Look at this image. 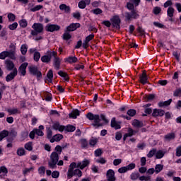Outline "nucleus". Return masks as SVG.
Wrapping results in <instances>:
<instances>
[{"mask_svg":"<svg viewBox=\"0 0 181 181\" xmlns=\"http://www.w3.org/2000/svg\"><path fill=\"white\" fill-rule=\"evenodd\" d=\"M10 47L12 49L11 51H3L0 53V59L1 60H5L6 57L15 59V50H16V47L13 44H11Z\"/></svg>","mask_w":181,"mask_h":181,"instance_id":"nucleus-1","label":"nucleus"},{"mask_svg":"<svg viewBox=\"0 0 181 181\" xmlns=\"http://www.w3.org/2000/svg\"><path fill=\"white\" fill-rule=\"evenodd\" d=\"M86 118H88L89 121H94V127H101L103 125L100 124L101 119H100V115H94L91 112H89L86 115Z\"/></svg>","mask_w":181,"mask_h":181,"instance_id":"nucleus-2","label":"nucleus"},{"mask_svg":"<svg viewBox=\"0 0 181 181\" xmlns=\"http://www.w3.org/2000/svg\"><path fill=\"white\" fill-rule=\"evenodd\" d=\"M59 155L57 152L54 151L50 155L51 160L49 161L48 165L51 169H54L56 168V165L59 162Z\"/></svg>","mask_w":181,"mask_h":181,"instance_id":"nucleus-3","label":"nucleus"},{"mask_svg":"<svg viewBox=\"0 0 181 181\" xmlns=\"http://www.w3.org/2000/svg\"><path fill=\"white\" fill-rule=\"evenodd\" d=\"M32 28L33 29L31 30L32 36H37L39 33H42V32H43V24L40 23H35L32 25Z\"/></svg>","mask_w":181,"mask_h":181,"instance_id":"nucleus-4","label":"nucleus"},{"mask_svg":"<svg viewBox=\"0 0 181 181\" xmlns=\"http://www.w3.org/2000/svg\"><path fill=\"white\" fill-rule=\"evenodd\" d=\"M57 55V52L55 51H47V54L41 57V62H42V63H50L52 57H54V56Z\"/></svg>","mask_w":181,"mask_h":181,"instance_id":"nucleus-5","label":"nucleus"},{"mask_svg":"<svg viewBox=\"0 0 181 181\" xmlns=\"http://www.w3.org/2000/svg\"><path fill=\"white\" fill-rule=\"evenodd\" d=\"M76 168H78V163H71L69 165V168L67 172V177L68 179H71L73 177V171L74 170V169H76Z\"/></svg>","mask_w":181,"mask_h":181,"instance_id":"nucleus-6","label":"nucleus"},{"mask_svg":"<svg viewBox=\"0 0 181 181\" xmlns=\"http://www.w3.org/2000/svg\"><path fill=\"white\" fill-rule=\"evenodd\" d=\"M125 18L127 21H131V19H138L139 18V14L135 10H132L131 13H126Z\"/></svg>","mask_w":181,"mask_h":181,"instance_id":"nucleus-7","label":"nucleus"},{"mask_svg":"<svg viewBox=\"0 0 181 181\" xmlns=\"http://www.w3.org/2000/svg\"><path fill=\"white\" fill-rule=\"evenodd\" d=\"M112 25L114 28H116V29H119L121 25V19H119V16H114L111 19H110Z\"/></svg>","mask_w":181,"mask_h":181,"instance_id":"nucleus-8","label":"nucleus"},{"mask_svg":"<svg viewBox=\"0 0 181 181\" xmlns=\"http://www.w3.org/2000/svg\"><path fill=\"white\" fill-rule=\"evenodd\" d=\"M30 74L36 76L38 78L42 77V73L37 70V67L35 66H30L28 67Z\"/></svg>","mask_w":181,"mask_h":181,"instance_id":"nucleus-9","label":"nucleus"},{"mask_svg":"<svg viewBox=\"0 0 181 181\" xmlns=\"http://www.w3.org/2000/svg\"><path fill=\"white\" fill-rule=\"evenodd\" d=\"M45 29L47 32H57V30H60V26L56 24H48Z\"/></svg>","mask_w":181,"mask_h":181,"instance_id":"nucleus-10","label":"nucleus"},{"mask_svg":"<svg viewBox=\"0 0 181 181\" xmlns=\"http://www.w3.org/2000/svg\"><path fill=\"white\" fill-rule=\"evenodd\" d=\"M35 135H37L38 136H43V131L38 129H34L32 132L30 133V138L31 139H35Z\"/></svg>","mask_w":181,"mask_h":181,"instance_id":"nucleus-11","label":"nucleus"},{"mask_svg":"<svg viewBox=\"0 0 181 181\" xmlns=\"http://www.w3.org/2000/svg\"><path fill=\"white\" fill-rule=\"evenodd\" d=\"M18 75V70L16 69H14L13 72L10 73L9 74H8L6 77V81H11L12 80H13L15 78V77H16V76Z\"/></svg>","mask_w":181,"mask_h":181,"instance_id":"nucleus-12","label":"nucleus"},{"mask_svg":"<svg viewBox=\"0 0 181 181\" xmlns=\"http://www.w3.org/2000/svg\"><path fill=\"white\" fill-rule=\"evenodd\" d=\"M106 176L107 181H115V173L113 170H108Z\"/></svg>","mask_w":181,"mask_h":181,"instance_id":"nucleus-13","label":"nucleus"},{"mask_svg":"<svg viewBox=\"0 0 181 181\" xmlns=\"http://www.w3.org/2000/svg\"><path fill=\"white\" fill-rule=\"evenodd\" d=\"M30 53H34V60L35 62H39L40 59V52H37L36 48H31L29 49Z\"/></svg>","mask_w":181,"mask_h":181,"instance_id":"nucleus-14","label":"nucleus"},{"mask_svg":"<svg viewBox=\"0 0 181 181\" xmlns=\"http://www.w3.org/2000/svg\"><path fill=\"white\" fill-rule=\"evenodd\" d=\"M81 25L78 23H71L70 25L66 27V31L67 32H74V30H76L80 28Z\"/></svg>","mask_w":181,"mask_h":181,"instance_id":"nucleus-15","label":"nucleus"},{"mask_svg":"<svg viewBox=\"0 0 181 181\" xmlns=\"http://www.w3.org/2000/svg\"><path fill=\"white\" fill-rule=\"evenodd\" d=\"M153 117H163L165 115V111L160 109H154L152 112Z\"/></svg>","mask_w":181,"mask_h":181,"instance_id":"nucleus-16","label":"nucleus"},{"mask_svg":"<svg viewBox=\"0 0 181 181\" xmlns=\"http://www.w3.org/2000/svg\"><path fill=\"white\" fill-rule=\"evenodd\" d=\"M60 63H62V59L57 55L54 56V67L57 70L60 69Z\"/></svg>","mask_w":181,"mask_h":181,"instance_id":"nucleus-17","label":"nucleus"},{"mask_svg":"<svg viewBox=\"0 0 181 181\" xmlns=\"http://www.w3.org/2000/svg\"><path fill=\"white\" fill-rule=\"evenodd\" d=\"M93 39H94V34H90L88 36H87L85 40L83 41V47L85 49H86V47H88V42H90V40H93Z\"/></svg>","mask_w":181,"mask_h":181,"instance_id":"nucleus-18","label":"nucleus"},{"mask_svg":"<svg viewBox=\"0 0 181 181\" xmlns=\"http://www.w3.org/2000/svg\"><path fill=\"white\" fill-rule=\"evenodd\" d=\"M139 81H140V83H141V84H147V83H148V75H146V72L145 71L140 76Z\"/></svg>","mask_w":181,"mask_h":181,"instance_id":"nucleus-19","label":"nucleus"},{"mask_svg":"<svg viewBox=\"0 0 181 181\" xmlns=\"http://www.w3.org/2000/svg\"><path fill=\"white\" fill-rule=\"evenodd\" d=\"M90 165V160L87 159H84L82 162L78 163V168L80 169H84V168H87L88 165Z\"/></svg>","mask_w":181,"mask_h":181,"instance_id":"nucleus-20","label":"nucleus"},{"mask_svg":"<svg viewBox=\"0 0 181 181\" xmlns=\"http://www.w3.org/2000/svg\"><path fill=\"white\" fill-rule=\"evenodd\" d=\"M52 128L55 129L56 131H59V132H63L65 129V127L63 125H61L60 123L56 122L53 124Z\"/></svg>","mask_w":181,"mask_h":181,"instance_id":"nucleus-21","label":"nucleus"},{"mask_svg":"<svg viewBox=\"0 0 181 181\" xmlns=\"http://www.w3.org/2000/svg\"><path fill=\"white\" fill-rule=\"evenodd\" d=\"M28 62L23 63L19 67V73L22 74V76H25L26 74V67H28Z\"/></svg>","mask_w":181,"mask_h":181,"instance_id":"nucleus-22","label":"nucleus"},{"mask_svg":"<svg viewBox=\"0 0 181 181\" xmlns=\"http://www.w3.org/2000/svg\"><path fill=\"white\" fill-rule=\"evenodd\" d=\"M8 175V169L5 166L0 167V177L1 179L5 178V177Z\"/></svg>","mask_w":181,"mask_h":181,"instance_id":"nucleus-23","label":"nucleus"},{"mask_svg":"<svg viewBox=\"0 0 181 181\" xmlns=\"http://www.w3.org/2000/svg\"><path fill=\"white\" fill-rule=\"evenodd\" d=\"M62 139H63V135L58 134L54 135L49 141L53 144V142H59V141H62Z\"/></svg>","mask_w":181,"mask_h":181,"instance_id":"nucleus-24","label":"nucleus"},{"mask_svg":"<svg viewBox=\"0 0 181 181\" xmlns=\"http://www.w3.org/2000/svg\"><path fill=\"white\" fill-rule=\"evenodd\" d=\"M7 112H8L10 115H16V114H21V111H19V110L16 107L7 109Z\"/></svg>","mask_w":181,"mask_h":181,"instance_id":"nucleus-25","label":"nucleus"},{"mask_svg":"<svg viewBox=\"0 0 181 181\" xmlns=\"http://www.w3.org/2000/svg\"><path fill=\"white\" fill-rule=\"evenodd\" d=\"M135 134H136V132L134 131V129L132 128H129L127 133L124 135V139H127L128 137L133 136V135H135Z\"/></svg>","mask_w":181,"mask_h":181,"instance_id":"nucleus-26","label":"nucleus"},{"mask_svg":"<svg viewBox=\"0 0 181 181\" xmlns=\"http://www.w3.org/2000/svg\"><path fill=\"white\" fill-rule=\"evenodd\" d=\"M132 124L135 128H142L144 127V123L138 119L133 120Z\"/></svg>","mask_w":181,"mask_h":181,"instance_id":"nucleus-27","label":"nucleus"},{"mask_svg":"<svg viewBox=\"0 0 181 181\" xmlns=\"http://www.w3.org/2000/svg\"><path fill=\"white\" fill-rule=\"evenodd\" d=\"M80 115V111L78 110H73L71 113L69 114V118H73L74 119H76L77 117Z\"/></svg>","mask_w":181,"mask_h":181,"instance_id":"nucleus-28","label":"nucleus"},{"mask_svg":"<svg viewBox=\"0 0 181 181\" xmlns=\"http://www.w3.org/2000/svg\"><path fill=\"white\" fill-rule=\"evenodd\" d=\"M65 62L66 63H69V64H73V63H77V57H68L64 59Z\"/></svg>","mask_w":181,"mask_h":181,"instance_id":"nucleus-29","label":"nucleus"},{"mask_svg":"<svg viewBox=\"0 0 181 181\" xmlns=\"http://www.w3.org/2000/svg\"><path fill=\"white\" fill-rule=\"evenodd\" d=\"M111 127L115 128V129H119L121 128V126L117 122L115 117L111 120Z\"/></svg>","mask_w":181,"mask_h":181,"instance_id":"nucleus-30","label":"nucleus"},{"mask_svg":"<svg viewBox=\"0 0 181 181\" xmlns=\"http://www.w3.org/2000/svg\"><path fill=\"white\" fill-rule=\"evenodd\" d=\"M5 64L7 70H13V67H15V64H13V62H12V61L6 60L5 62Z\"/></svg>","mask_w":181,"mask_h":181,"instance_id":"nucleus-31","label":"nucleus"},{"mask_svg":"<svg viewBox=\"0 0 181 181\" xmlns=\"http://www.w3.org/2000/svg\"><path fill=\"white\" fill-rule=\"evenodd\" d=\"M155 173H156V175H158V173H160V172H162V170H163V165L162 164H156L155 166Z\"/></svg>","mask_w":181,"mask_h":181,"instance_id":"nucleus-32","label":"nucleus"},{"mask_svg":"<svg viewBox=\"0 0 181 181\" xmlns=\"http://www.w3.org/2000/svg\"><path fill=\"white\" fill-rule=\"evenodd\" d=\"M165 156V152H163L162 150L156 151V159H162Z\"/></svg>","mask_w":181,"mask_h":181,"instance_id":"nucleus-33","label":"nucleus"},{"mask_svg":"<svg viewBox=\"0 0 181 181\" xmlns=\"http://www.w3.org/2000/svg\"><path fill=\"white\" fill-rule=\"evenodd\" d=\"M64 131H66L67 132H74V131H76V127L69 124L65 127Z\"/></svg>","mask_w":181,"mask_h":181,"instance_id":"nucleus-34","label":"nucleus"},{"mask_svg":"<svg viewBox=\"0 0 181 181\" xmlns=\"http://www.w3.org/2000/svg\"><path fill=\"white\" fill-rule=\"evenodd\" d=\"M74 176H78V177H81V176H83V173H81V170H80V169H76L72 173V177Z\"/></svg>","mask_w":181,"mask_h":181,"instance_id":"nucleus-35","label":"nucleus"},{"mask_svg":"<svg viewBox=\"0 0 181 181\" xmlns=\"http://www.w3.org/2000/svg\"><path fill=\"white\" fill-rule=\"evenodd\" d=\"M171 103H172V99H170V100H166L165 102L158 103V106H160V107H166L168 105H170Z\"/></svg>","mask_w":181,"mask_h":181,"instance_id":"nucleus-36","label":"nucleus"},{"mask_svg":"<svg viewBox=\"0 0 181 181\" xmlns=\"http://www.w3.org/2000/svg\"><path fill=\"white\" fill-rule=\"evenodd\" d=\"M17 155L18 156H25V155H26V151H25V148H19L17 150Z\"/></svg>","mask_w":181,"mask_h":181,"instance_id":"nucleus-37","label":"nucleus"},{"mask_svg":"<svg viewBox=\"0 0 181 181\" xmlns=\"http://www.w3.org/2000/svg\"><path fill=\"white\" fill-rule=\"evenodd\" d=\"M59 9L64 11V12H70V7L66 4H61L59 6Z\"/></svg>","mask_w":181,"mask_h":181,"instance_id":"nucleus-38","label":"nucleus"},{"mask_svg":"<svg viewBox=\"0 0 181 181\" xmlns=\"http://www.w3.org/2000/svg\"><path fill=\"white\" fill-rule=\"evenodd\" d=\"M173 13H175V8L173 7H169L167 11V15L169 18H173Z\"/></svg>","mask_w":181,"mask_h":181,"instance_id":"nucleus-39","label":"nucleus"},{"mask_svg":"<svg viewBox=\"0 0 181 181\" xmlns=\"http://www.w3.org/2000/svg\"><path fill=\"white\" fill-rule=\"evenodd\" d=\"M97 142H98V139L95 138V137H92L90 140H89V145L90 146H95V145H97Z\"/></svg>","mask_w":181,"mask_h":181,"instance_id":"nucleus-40","label":"nucleus"},{"mask_svg":"<svg viewBox=\"0 0 181 181\" xmlns=\"http://www.w3.org/2000/svg\"><path fill=\"white\" fill-rule=\"evenodd\" d=\"M175 133H169L165 136V139H166V141H171V139H175Z\"/></svg>","mask_w":181,"mask_h":181,"instance_id":"nucleus-41","label":"nucleus"},{"mask_svg":"<svg viewBox=\"0 0 181 181\" xmlns=\"http://www.w3.org/2000/svg\"><path fill=\"white\" fill-rule=\"evenodd\" d=\"M21 52L22 54L25 55L28 52V46L26 44H23L21 47Z\"/></svg>","mask_w":181,"mask_h":181,"instance_id":"nucleus-42","label":"nucleus"},{"mask_svg":"<svg viewBox=\"0 0 181 181\" xmlns=\"http://www.w3.org/2000/svg\"><path fill=\"white\" fill-rule=\"evenodd\" d=\"M8 135H9V132H8V131L6 130H4L1 132H0V141H2L4 138H6Z\"/></svg>","mask_w":181,"mask_h":181,"instance_id":"nucleus-43","label":"nucleus"},{"mask_svg":"<svg viewBox=\"0 0 181 181\" xmlns=\"http://www.w3.org/2000/svg\"><path fill=\"white\" fill-rule=\"evenodd\" d=\"M141 181H151L152 177L151 175H143L139 177Z\"/></svg>","mask_w":181,"mask_h":181,"instance_id":"nucleus-44","label":"nucleus"},{"mask_svg":"<svg viewBox=\"0 0 181 181\" xmlns=\"http://www.w3.org/2000/svg\"><path fill=\"white\" fill-rule=\"evenodd\" d=\"M58 74L61 77H63V78H64V80H65V81H69V76H67L66 73L60 71L59 72H58Z\"/></svg>","mask_w":181,"mask_h":181,"instance_id":"nucleus-45","label":"nucleus"},{"mask_svg":"<svg viewBox=\"0 0 181 181\" xmlns=\"http://www.w3.org/2000/svg\"><path fill=\"white\" fill-rule=\"evenodd\" d=\"M7 18L9 22H15V20L16 19V16L12 13H8Z\"/></svg>","mask_w":181,"mask_h":181,"instance_id":"nucleus-46","label":"nucleus"},{"mask_svg":"<svg viewBox=\"0 0 181 181\" xmlns=\"http://www.w3.org/2000/svg\"><path fill=\"white\" fill-rule=\"evenodd\" d=\"M47 77L48 78V81H49V83H52V80H53V71L52 69L48 71Z\"/></svg>","mask_w":181,"mask_h":181,"instance_id":"nucleus-47","label":"nucleus"},{"mask_svg":"<svg viewBox=\"0 0 181 181\" xmlns=\"http://www.w3.org/2000/svg\"><path fill=\"white\" fill-rule=\"evenodd\" d=\"M43 8V6L42 5H37L33 8H30L31 12H36L37 11H40V9Z\"/></svg>","mask_w":181,"mask_h":181,"instance_id":"nucleus-48","label":"nucleus"},{"mask_svg":"<svg viewBox=\"0 0 181 181\" xmlns=\"http://www.w3.org/2000/svg\"><path fill=\"white\" fill-rule=\"evenodd\" d=\"M130 178L132 180H136V179H139V173H132L130 175Z\"/></svg>","mask_w":181,"mask_h":181,"instance_id":"nucleus-49","label":"nucleus"},{"mask_svg":"<svg viewBox=\"0 0 181 181\" xmlns=\"http://www.w3.org/2000/svg\"><path fill=\"white\" fill-rule=\"evenodd\" d=\"M24 147H25V149L30 151L33 149V146L32 145V142H28L25 144Z\"/></svg>","mask_w":181,"mask_h":181,"instance_id":"nucleus-50","label":"nucleus"},{"mask_svg":"<svg viewBox=\"0 0 181 181\" xmlns=\"http://www.w3.org/2000/svg\"><path fill=\"white\" fill-rule=\"evenodd\" d=\"M19 25L21 28H26L28 26V21L25 19H22L19 21Z\"/></svg>","mask_w":181,"mask_h":181,"instance_id":"nucleus-51","label":"nucleus"},{"mask_svg":"<svg viewBox=\"0 0 181 181\" xmlns=\"http://www.w3.org/2000/svg\"><path fill=\"white\" fill-rule=\"evenodd\" d=\"M16 28H18V23H16V22L8 25V28L10 29V30H15V29H16Z\"/></svg>","mask_w":181,"mask_h":181,"instance_id":"nucleus-52","label":"nucleus"},{"mask_svg":"<svg viewBox=\"0 0 181 181\" xmlns=\"http://www.w3.org/2000/svg\"><path fill=\"white\" fill-rule=\"evenodd\" d=\"M92 12L95 15H101V13H103V10H101L100 8H95L92 10Z\"/></svg>","mask_w":181,"mask_h":181,"instance_id":"nucleus-53","label":"nucleus"},{"mask_svg":"<svg viewBox=\"0 0 181 181\" xmlns=\"http://www.w3.org/2000/svg\"><path fill=\"white\" fill-rule=\"evenodd\" d=\"M122 163V160L121 158L115 159L113 160L114 166H118V165H120V163Z\"/></svg>","mask_w":181,"mask_h":181,"instance_id":"nucleus-54","label":"nucleus"},{"mask_svg":"<svg viewBox=\"0 0 181 181\" xmlns=\"http://www.w3.org/2000/svg\"><path fill=\"white\" fill-rule=\"evenodd\" d=\"M97 163H100L101 165H105V163H107V160L104 158H100L99 159L96 160Z\"/></svg>","mask_w":181,"mask_h":181,"instance_id":"nucleus-55","label":"nucleus"},{"mask_svg":"<svg viewBox=\"0 0 181 181\" xmlns=\"http://www.w3.org/2000/svg\"><path fill=\"white\" fill-rule=\"evenodd\" d=\"M119 173H126V172H128V169L127 168V166L121 167L118 169Z\"/></svg>","mask_w":181,"mask_h":181,"instance_id":"nucleus-56","label":"nucleus"},{"mask_svg":"<svg viewBox=\"0 0 181 181\" xmlns=\"http://www.w3.org/2000/svg\"><path fill=\"white\" fill-rule=\"evenodd\" d=\"M156 154V149L151 150L147 154V156L148 158H152L154 155Z\"/></svg>","mask_w":181,"mask_h":181,"instance_id":"nucleus-57","label":"nucleus"},{"mask_svg":"<svg viewBox=\"0 0 181 181\" xmlns=\"http://www.w3.org/2000/svg\"><path fill=\"white\" fill-rule=\"evenodd\" d=\"M86 2H84V1H81L78 4V8H80V9H84L86 8Z\"/></svg>","mask_w":181,"mask_h":181,"instance_id":"nucleus-58","label":"nucleus"},{"mask_svg":"<svg viewBox=\"0 0 181 181\" xmlns=\"http://www.w3.org/2000/svg\"><path fill=\"white\" fill-rule=\"evenodd\" d=\"M38 173L40 175H45V173H46V168L43 166L40 167L38 168Z\"/></svg>","mask_w":181,"mask_h":181,"instance_id":"nucleus-59","label":"nucleus"},{"mask_svg":"<svg viewBox=\"0 0 181 181\" xmlns=\"http://www.w3.org/2000/svg\"><path fill=\"white\" fill-rule=\"evenodd\" d=\"M59 176H60V173H59V171L52 172V177H53V179H57Z\"/></svg>","mask_w":181,"mask_h":181,"instance_id":"nucleus-60","label":"nucleus"},{"mask_svg":"<svg viewBox=\"0 0 181 181\" xmlns=\"http://www.w3.org/2000/svg\"><path fill=\"white\" fill-rule=\"evenodd\" d=\"M63 39L64 40H69V39H71V35H70V33L66 32L64 35H63Z\"/></svg>","mask_w":181,"mask_h":181,"instance_id":"nucleus-61","label":"nucleus"},{"mask_svg":"<svg viewBox=\"0 0 181 181\" xmlns=\"http://www.w3.org/2000/svg\"><path fill=\"white\" fill-rule=\"evenodd\" d=\"M135 166H136L135 163H132L127 165L126 168H127V170H132L135 169Z\"/></svg>","mask_w":181,"mask_h":181,"instance_id":"nucleus-62","label":"nucleus"},{"mask_svg":"<svg viewBox=\"0 0 181 181\" xmlns=\"http://www.w3.org/2000/svg\"><path fill=\"white\" fill-rule=\"evenodd\" d=\"M136 114V111L135 110H129L127 111V115H129V117H134Z\"/></svg>","mask_w":181,"mask_h":181,"instance_id":"nucleus-63","label":"nucleus"},{"mask_svg":"<svg viewBox=\"0 0 181 181\" xmlns=\"http://www.w3.org/2000/svg\"><path fill=\"white\" fill-rule=\"evenodd\" d=\"M176 156H177L178 158H180V156H181V146H178L176 148Z\"/></svg>","mask_w":181,"mask_h":181,"instance_id":"nucleus-64","label":"nucleus"}]
</instances>
